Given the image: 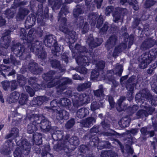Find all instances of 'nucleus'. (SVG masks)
Returning <instances> with one entry per match:
<instances>
[{
  "label": "nucleus",
  "mask_w": 157,
  "mask_h": 157,
  "mask_svg": "<svg viewBox=\"0 0 157 157\" xmlns=\"http://www.w3.org/2000/svg\"><path fill=\"white\" fill-rule=\"evenodd\" d=\"M31 46L29 45V47H28L27 45H24L18 42L13 45L11 49L15 56L19 57L21 60H27L31 59V56L30 54L31 52L36 55L39 58L42 60L45 59L47 57V53L43 46H42V49L40 48L36 52V51L35 52L31 50Z\"/></svg>",
  "instance_id": "nucleus-1"
},
{
  "label": "nucleus",
  "mask_w": 157,
  "mask_h": 157,
  "mask_svg": "<svg viewBox=\"0 0 157 157\" xmlns=\"http://www.w3.org/2000/svg\"><path fill=\"white\" fill-rule=\"evenodd\" d=\"M34 31L32 29L29 31L27 35V32L25 29L21 28L20 34L21 38L23 40L22 44L27 45L28 47L31 46L30 49L33 52H37L40 48L42 49L43 46L42 42L39 40L33 34Z\"/></svg>",
  "instance_id": "nucleus-2"
},
{
  "label": "nucleus",
  "mask_w": 157,
  "mask_h": 157,
  "mask_svg": "<svg viewBox=\"0 0 157 157\" xmlns=\"http://www.w3.org/2000/svg\"><path fill=\"white\" fill-rule=\"evenodd\" d=\"M64 94L67 97L71 98L72 99L73 105L70 109V111L72 113H75L79 107L90 102V98L89 94L86 93H73L72 91L68 90Z\"/></svg>",
  "instance_id": "nucleus-3"
},
{
  "label": "nucleus",
  "mask_w": 157,
  "mask_h": 157,
  "mask_svg": "<svg viewBox=\"0 0 157 157\" xmlns=\"http://www.w3.org/2000/svg\"><path fill=\"white\" fill-rule=\"evenodd\" d=\"M69 48L71 51L72 57H78L77 60L78 61L79 59L84 60L85 62L83 63H85V65H89L91 60L95 56L92 49L88 51L86 47L82 46L78 43L75 44L73 48H72L70 46Z\"/></svg>",
  "instance_id": "nucleus-4"
},
{
  "label": "nucleus",
  "mask_w": 157,
  "mask_h": 157,
  "mask_svg": "<svg viewBox=\"0 0 157 157\" xmlns=\"http://www.w3.org/2000/svg\"><path fill=\"white\" fill-rule=\"evenodd\" d=\"M40 126L41 129L44 132H47L52 129L51 122L45 117L42 119L38 115H35L33 121L29 124L27 129V132L32 133L36 132Z\"/></svg>",
  "instance_id": "nucleus-5"
},
{
  "label": "nucleus",
  "mask_w": 157,
  "mask_h": 157,
  "mask_svg": "<svg viewBox=\"0 0 157 157\" xmlns=\"http://www.w3.org/2000/svg\"><path fill=\"white\" fill-rule=\"evenodd\" d=\"M43 42L48 47L51 48L54 46V49L51 50V52L54 56H59L62 54L63 47L57 43L56 37L52 34L47 35L44 37Z\"/></svg>",
  "instance_id": "nucleus-6"
},
{
  "label": "nucleus",
  "mask_w": 157,
  "mask_h": 157,
  "mask_svg": "<svg viewBox=\"0 0 157 157\" xmlns=\"http://www.w3.org/2000/svg\"><path fill=\"white\" fill-rule=\"evenodd\" d=\"M69 13L67 6L63 5L62 8L58 14V21L59 22V30L65 34H68L69 33L70 29L67 25L66 15Z\"/></svg>",
  "instance_id": "nucleus-7"
},
{
  "label": "nucleus",
  "mask_w": 157,
  "mask_h": 157,
  "mask_svg": "<svg viewBox=\"0 0 157 157\" xmlns=\"http://www.w3.org/2000/svg\"><path fill=\"white\" fill-rule=\"evenodd\" d=\"M19 146L16 148L13 152L14 157H22V154L28 155L30 152L31 145L28 140L24 139L16 142Z\"/></svg>",
  "instance_id": "nucleus-8"
},
{
  "label": "nucleus",
  "mask_w": 157,
  "mask_h": 157,
  "mask_svg": "<svg viewBox=\"0 0 157 157\" xmlns=\"http://www.w3.org/2000/svg\"><path fill=\"white\" fill-rule=\"evenodd\" d=\"M157 48H154L148 52H145L141 56V61L140 62L139 67L140 68H146L148 64L156 57Z\"/></svg>",
  "instance_id": "nucleus-9"
},
{
  "label": "nucleus",
  "mask_w": 157,
  "mask_h": 157,
  "mask_svg": "<svg viewBox=\"0 0 157 157\" xmlns=\"http://www.w3.org/2000/svg\"><path fill=\"white\" fill-rule=\"evenodd\" d=\"M125 99L124 96L121 97L117 100L116 105V107L117 110L119 112L124 111L126 110L129 116H131L136 113L139 109V106L136 105H131L126 109L127 106L124 105H123V103Z\"/></svg>",
  "instance_id": "nucleus-10"
},
{
  "label": "nucleus",
  "mask_w": 157,
  "mask_h": 157,
  "mask_svg": "<svg viewBox=\"0 0 157 157\" xmlns=\"http://www.w3.org/2000/svg\"><path fill=\"white\" fill-rule=\"evenodd\" d=\"M56 71L54 70H50L46 73L42 74V77L44 81L48 82L47 84H43L44 85L43 88H51L54 87L56 83H57L59 81H55L56 79H58L59 77L57 76H54Z\"/></svg>",
  "instance_id": "nucleus-11"
},
{
  "label": "nucleus",
  "mask_w": 157,
  "mask_h": 157,
  "mask_svg": "<svg viewBox=\"0 0 157 157\" xmlns=\"http://www.w3.org/2000/svg\"><path fill=\"white\" fill-rule=\"evenodd\" d=\"M10 33V30L8 29L3 34L0 40V46L2 48L7 49L9 47L11 41Z\"/></svg>",
  "instance_id": "nucleus-12"
},
{
  "label": "nucleus",
  "mask_w": 157,
  "mask_h": 157,
  "mask_svg": "<svg viewBox=\"0 0 157 157\" xmlns=\"http://www.w3.org/2000/svg\"><path fill=\"white\" fill-rule=\"evenodd\" d=\"M28 68L31 73L36 75H40L43 71V68L39 66L38 63L33 60H31L29 63Z\"/></svg>",
  "instance_id": "nucleus-13"
},
{
  "label": "nucleus",
  "mask_w": 157,
  "mask_h": 157,
  "mask_svg": "<svg viewBox=\"0 0 157 157\" xmlns=\"http://www.w3.org/2000/svg\"><path fill=\"white\" fill-rule=\"evenodd\" d=\"M139 83L137 80L136 82H133L131 84L126 83L125 87L128 91L127 94V98L129 101H131L132 100L134 87L136 86V84Z\"/></svg>",
  "instance_id": "nucleus-14"
},
{
  "label": "nucleus",
  "mask_w": 157,
  "mask_h": 157,
  "mask_svg": "<svg viewBox=\"0 0 157 157\" xmlns=\"http://www.w3.org/2000/svg\"><path fill=\"white\" fill-rule=\"evenodd\" d=\"M73 58H75L76 63H77L79 66L76 68V71L80 73L81 74L83 75L86 74L87 72V69L85 67L88 66L89 65H86L83 63H85V61L83 60L80 59L77 61V60L78 59V57L77 56L75 57H73Z\"/></svg>",
  "instance_id": "nucleus-15"
},
{
  "label": "nucleus",
  "mask_w": 157,
  "mask_h": 157,
  "mask_svg": "<svg viewBox=\"0 0 157 157\" xmlns=\"http://www.w3.org/2000/svg\"><path fill=\"white\" fill-rule=\"evenodd\" d=\"M49 9L47 6L45 8L44 13L38 15L37 19V22L41 25L44 26L45 24V21L46 19L48 20L49 18Z\"/></svg>",
  "instance_id": "nucleus-16"
},
{
  "label": "nucleus",
  "mask_w": 157,
  "mask_h": 157,
  "mask_svg": "<svg viewBox=\"0 0 157 157\" xmlns=\"http://www.w3.org/2000/svg\"><path fill=\"white\" fill-rule=\"evenodd\" d=\"M49 98L45 96H38L33 98L31 101L33 106H41L45 102L48 101Z\"/></svg>",
  "instance_id": "nucleus-17"
},
{
  "label": "nucleus",
  "mask_w": 157,
  "mask_h": 157,
  "mask_svg": "<svg viewBox=\"0 0 157 157\" xmlns=\"http://www.w3.org/2000/svg\"><path fill=\"white\" fill-rule=\"evenodd\" d=\"M117 39V36L116 35H112L109 37L105 44V47L108 51L113 48Z\"/></svg>",
  "instance_id": "nucleus-18"
},
{
  "label": "nucleus",
  "mask_w": 157,
  "mask_h": 157,
  "mask_svg": "<svg viewBox=\"0 0 157 157\" xmlns=\"http://www.w3.org/2000/svg\"><path fill=\"white\" fill-rule=\"evenodd\" d=\"M19 129L17 128H12L10 133L6 135V137L7 139L11 138V139L8 140L6 142V143H8L7 144L8 146H9V144L11 143L12 144L13 140L19 136Z\"/></svg>",
  "instance_id": "nucleus-19"
},
{
  "label": "nucleus",
  "mask_w": 157,
  "mask_h": 157,
  "mask_svg": "<svg viewBox=\"0 0 157 157\" xmlns=\"http://www.w3.org/2000/svg\"><path fill=\"white\" fill-rule=\"evenodd\" d=\"M155 45L154 39L152 37L145 39L141 45L140 48L142 50L149 49Z\"/></svg>",
  "instance_id": "nucleus-20"
},
{
  "label": "nucleus",
  "mask_w": 157,
  "mask_h": 157,
  "mask_svg": "<svg viewBox=\"0 0 157 157\" xmlns=\"http://www.w3.org/2000/svg\"><path fill=\"white\" fill-rule=\"evenodd\" d=\"M37 18L36 14L35 15L33 13L29 14L27 17L25 21V24L28 25L30 28L34 26L36 23V21Z\"/></svg>",
  "instance_id": "nucleus-21"
},
{
  "label": "nucleus",
  "mask_w": 157,
  "mask_h": 157,
  "mask_svg": "<svg viewBox=\"0 0 157 157\" xmlns=\"http://www.w3.org/2000/svg\"><path fill=\"white\" fill-rule=\"evenodd\" d=\"M56 113V118L58 121L67 120L69 117V113L64 109L60 110Z\"/></svg>",
  "instance_id": "nucleus-22"
},
{
  "label": "nucleus",
  "mask_w": 157,
  "mask_h": 157,
  "mask_svg": "<svg viewBox=\"0 0 157 157\" xmlns=\"http://www.w3.org/2000/svg\"><path fill=\"white\" fill-rule=\"evenodd\" d=\"M51 108L47 107V108L48 109V111L52 113H54L55 111H58V109L61 108L60 106V100H57L56 99L53 100L50 102Z\"/></svg>",
  "instance_id": "nucleus-23"
},
{
  "label": "nucleus",
  "mask_w": 157,
  "mask_h": 157,
  "mask_svg": "<svg viewBox=\"0 0 157 157\" xmlns=\"http://www.w3.org/2000/svg\"><path fill=\"white\" fill-rule=\"evenodd\" d=\"M79 21L77 24V25L80 29L82 28V33L83 34L86 33L89 29V25L87 22L84 23L83 18H80L79 19Z\"/></svg>",
  "instance_id": "nucleus-24"
},
{
  "label": "nucleus",
  "mask_w": 157,
  "mask_h": 157,
  "mask_svg": "<svg viewBox=\"0 0 157 157\" xmlns=\"http://www.w3.org/2000/svg\"><path fill=\"white\" fill-rule=\"evenodd\" d=\"M33 133V143L37 145H40L42 143V136L40 133Z\"/></svg>",
  "instance_id": "nucleus-25"
},
{
  "label": "nucleus",
  "mask_w": 157,
  "mask_h": 157,
  "mask_svg": "<svg viewBox=\"0 0 157 157\" xmlns=\"http://www.w3.org/2000/svg\"><path fill=\"white\" fill-rule=\"evenodd\" d=\"M76 112V116L80 119L86 117L89 113V110L86 108H81L75 112Z\"/></svg>",
  "instance_id": "nucleus-26"
},
{
  "label": "nucleus",
  "mask_w": 157,
  "mask_h": 157,
  "mask_svg": "<svg viewBox=\"0 0 157 157\" xmlns=\"http://www.w3.org/2000/svg\"><path fill=\"white\" fill-rule=\"evenodd\" d=\"M48 2L53 10L59 9L62 4V0H48Z\"/></svg>",
  "instance_id": "nucleus-27"
},
{
  "label": "nucleus",
  "mask_w": 157,
  "mask_h": 157,
  "mask_svg": "<svg viewBox=\"0 0 157 157\" xmlns=\"http://www.w3.org/2000/svg\"><path fill=\"white\" fill-rule=\"evenodd\" d=\"M95 118L93 117H89L85 120H82L81 124L83 127L89 128L93 125V123L95 122Z\"/></svg>",
  "instance_id": "nucleus-28"
},
{
  "label": "nucleus",
  "mask_w": 157,
  "mask_h": 157,
  "mask_svg": "<svg viewBox=\"0 0 157 157\" xmlns=\"http://www.w3.org/2000/svg\"><path fill=\"white\" fill-rule=\"evenodd\" d=\"M123 11L124 10L122 8L118 7L116 9L113 13V16L114 18V21L115 22H117L120 20Z\"/></svg>",
  "instance_id": "nucleus-29"
},
{
  "label": "nucleus",
  "mask_w": 157,
  "mask_h": 157,
  "mask_svg": "<svg viewBox=\"0 0 157 157\" xmlns=\"http://www.w3.org/2000/svg\"><path fill=\"white\" fill-rule=\"evenodd\" d=\"M103 41L102 39L101 38H96L95 39L93 38L90 40L89 45L91 48H95L100 45Z\"/></svg>",
  "instance_id": "nucleus-30"
},
{
  "label": "nucleus",
  "mask_w": 157,
  "mask_h": 157,
  "mask_svg": "<svg viewBox=\"0 0 157 157\" xmlns=\"http://www.w3.org/2000/svg\"><path fill=\"white\" fill-rule=\"evenodd\" d=\"M54 148L57 151L63 150L65 151V150L67 149H68L69 152L71 151L70 150H69V148L67 147L66 144L64 142L63 143L60 141L58 142L54 146Z\"/></svg>",
  "instance_id": "nucleus-31"
},
{
  "label": "nucleus",
  "mask_w": 157,
  "mask_h": 157,
  "mask_svg": "<svg viewBox=\"0 0 157 157\" xmlns=\"http://www.w3.org/2000/svg\"><path fill=\"white\" fill-rule=\"evenodd\" d=\"M130 122V119L129 117H124L121 119L119 121L118 123L121 127L125 128L129 126Z\"/></svg>",
  "instance_id": "nucleus-32"
},
{
  "label": "nucleus",
  "mask_w": 157,
  "mask_h": 157,
  "mask_svg": "<svg viewBox=\"0 0 157 157\" xmlns=\"http://www.w3.org/2000/svg\"><path fill=\"white\" fill-rule=\"evenodd\" d=\"M50 62L51 66L52 68L55 69H57L62 72L64 71V70L63 69L60 62L58 60L56 59H52L51 60Z\"/></svg>",
  "instance_id": "nucleus-33"
},
{
  "label": "nucleus",
  "mask_w": 157,
  "mask_h": 157,
  "mask_svg": "<svg viewBox=\"0 0 157 157\" xmlns=\"http://www.w3.org/2000/svg\"><path fill=\"white\" fill-rule=\"evenodd\" d=\"M101 157H116L117 155L113 150L102 151L100 155Z\"/></svg>",
  "instance_id": "nucleus-34"
},
{
  "label": "nucleus",
  "mask_w": 157,
  "mask_h": 157,
  "mask_svg": "<svg viewBox=\"0 0 157 157\" xmlns=\"http://www.w3.org/2000/svg\"><path fill=\"white\" fill-rule=\"evenodd\" d=\"M98 17V16L95 13H90L88 15L87 20L91 25H94L96 24V20Z\"/></svg>",
  "instance_id": "nucleus-35"
},
{
  "label": "nucleus",
  "mask_w": 157,
  "mask_h": 157,
  "mask_svg": "<svg viewBox=\"0 0 157 157\" xmlns=\"http://www.w3.org/2000/svg\"><path fill=\"white\" fill-rule=\"evenodd\" d=\"M94 136H92L90 138V140L89 142L90 146L92 147H96L97 146L98 148L99 146L98 145L99 144V139L98 136H95L94 134Z\"/></svg>",
  "instance_id": "nucleus-36"
},
{
  "label": "nucleus",
  "mask_w": 157,
  "mask_h": 157,
  "mask_svg": "<svg viewBox=\"0 0 157 157\" xmlns=\"http://www.w3.org/2000/svg\"><path fill=\"white\" fill-rule=\"evenodd\" d=\"M56 81H59V82L55 84L56 85L54 87L56 86L57 93L61 94L64 90L66 89L67 87L61 82L60 80L59 79Z\"/></svg>",
  "instance_id": "nucleus-37"
},
{
  "label": "nucleus",
  "mask_w": 157,
  "mask_h": 157,
  "mask_svg": "<svg viewBox=\"0 0 157 157\" xmlns=\"http://www.w3.org/2000/svg\"><path fill=\"white\" fill-rule=\"evenodd\" d=\"M91 85V83L90 82L79 84L77 87V90L78 91H83L90 88Z\"/></svg>",
  "instance_id": "nucleus-38"
},
{
  "label": "nucleus",
  "mask_w": 157,
  "mask_h": 157,
  "mask_svg": "<svg viewBox=\"0 0 157 157\" xmlns=\"http://www.w3.org/2000/svg\"><path fill=\"white\" fill-rule=\"evenodd\" d=\"M17 82L21 87H23L26 83L27 79L23 75L17 74Z\"/></svg>",
  "instance_id": "nucleus-39"
},
{
  "label": "nucleus",
  "mask_w": 157,
  "mask_h": 157,
  "mask_svg": "<svg viewBox=\"0 0 157 157\" xmlns=\"http://www.w3.org/2000/svg\"><path fill=\"white\" fill-rule=\"evenodd\" d=\"M70 135L69 134H67L65 136H64L63 140V142H69L71 145L75 146L78 145L79 144L78 140H74L71 138L70 139Z\"/></svg>",
  "instance_id": "nucleus-40"
},
{
  "label": "nucleus",
  "mask_w": 157,
  "mask_h": 157,
  "mask_svg": "<svg viewBox=\"0 0 157 157\" xmlns=\"http://www.w3.org/2000/svg\"><path fill=\"white\" fill-rule=\"evenodd\" d=\"M104 92L103 86L102 84L99 86L98 89L94 91V96L98 98L104 97L105 94Z\"/></svg>",
  "instance_id": "nucleus-41"
},
{
  "label": "nucleus",
  "mask_w": 157,
  "mask_h": 157,
  "mask_svg": "<svg viewBox=\"0 0 157 157\" xmlns=\"http://www.w3.org/2000/svg\"><path fill=\"white\" fill-rule=\"evenodd\" d=\"M60 106L61 108L62 107H68V108L70 109L71 107H69L71 106V101L68 98H63L60 99Z\"/></svg>",
  "instance_id": "nucleus-42"
},
{
  "label": "nucleus",
  "mask_w": 157,
  "mask_h": 157,
  "mask_svg": "<svg viewBox=\"0 0 157 157\" xmlns=\"http://www.w3.org/2000/svg\"><path fill=\"white\" fill-rule=\"evenodd\" d=\"M29 10L25 8H20L19 9L17 15L21 19H23L29 13Z\"/></svg>",
  "instance_id": "nucleus-43"
},
{
  "label": "nucleus",
  "mask_w": 157,
  "mask_h": 157,
  "mask_svg": "<svg viewBox=\"0 0 157 157\" xmlns=\"http://www.w3.org/2000/svg\"><path fill=\"white\" fill-rule=\"evenodd\" d=\"M16 12L15 10L11 8H7L5 11L4 14L6 18L8 19L13 18L15 15Z\"/></svg>",
  "instance_id": "nucleus-44"
},
{
  "label": "nucleus",
  "mask_w": 157,
  "mask_h": 157,
  "mask_svg": "<svg viewBox=\"0 0 157 157\" xmlns=\"http://www.w3.org/2000/svg\"><path fill=\"white\" fill-rule=\"evenodd\" d=\"M109 25L108 22L106 21L102 25L103 26L99 29V32L101 35H105L107 34L109 28Z\"/></svg>",
  "instance_id": "nucleus-45"
},
{
  "label": "nucleus",
  "mask_w": 157,
  "mask_h": 157,
  "mask_svg": "<svg viewBox=\"0 0 157 157\" xmlns=\"http://www.w3.org/2000/svg\"><path fill=\"white\" fill-rule=\"evenodd\" d=\"M20 96V93L14 91L12 93L10 94V99L11 103L16 102L19 99Z\"/></svg>",
  "instance_id": "nucleus-46"
},
{
  "label": "nucleus",
  "mask_w": 157,
  "mask_h": 157,
  "mask_svg": "<svg viewBox=\"0 0 157 157\" xmlns=\"http://www.w3.org/2000/svg\"><path fill=\"white\" fill-rule=\"evenodd\" d=\"M105 66V62L103 60H100L96 64V69L98 71H103Z\"/></svg>",
  "instance_id": "nucleus-47"
},
{
  "label": "nucleus",
  "mask_w": 157,
  "mask_h": 157,
  "mask_svg": "<svg viewBox=\"0 0 157 157\" xmlns=\"http://www.w3.org/2000/svg\"><path fill=\"white\" fill-rule=\"evenodd\" d=\"M28 100V96L24 93H22L18 100V102L21 105H23L27 103Z\"/></svg>",
  "instance_id": "nucleus-48"
},
{
  "label": "nucleus",
  "mask_w": 157,
  "mask_h": 157,
  "mask_svg": "<svg viewBox=\"0 0 157 157\" xmlns=\"http://www.w3.org/2000/svg\"><path fill=\"white\" fill-rule=\"evenodd\" d=\"M150 35L149 25H144V26L143 29L141 31L140 36L142 37L148 36Z\"/></svg>",
  "instance_id": "nucleus-49"
},
{
  "label": "nucleus",
  "mask_w": 157,
  "mask_h": 157,
  "mask_svg": "<svg viewBox=\"0 0 157 157\" xmlns=\"http://www.w3.org/2000/svg\"><path fill=\"white\" fill-rule=\"evenodd\" d=\"M75 121L74 118H71L68 120L65 125L66 129L68 130L71 128L75 124Z\"/></svg>",
  "instance_id": "nucleus-50"
},
{
  "label": "nucleus",
  "mask_w": 157,
  "mask_h": 157,
  "mask_svg": "<svg viewBox=\"0 0 157 157\" xmlns=\"http://www.w3.org/2000/svg\"><path fill=\"white\" fill-rule=\"evenodd\" d=\"M99 147L98 149H102L103 148H109L111 146V144L109 141H104L101 142L99 144Z\"/></svg>",
  "instance_id": "nucleus-51"
},
{
  "label": "nucleus",
  "mask_w": 157,
  "mask_h": 157,
  "mask_svg": "<svg viewBox=\"0 0 157 157\" xmlns=\"http://www.w3.org/2000/svg\"><path fill=\"white\" fill-rule=\"evenodd\" d=\"M1 153L4 155H8L11 153V148L10 146H4L1 151Z\"/></svg>",
  "instance_id": "nucleus-52"
},
{
  "label": "nucleus",
  "mask_w": 157,
  "mask_h": 157,
  "mask_svg": "<svg viewBox=\"0 0 157 157\" xmlns=\"http://www.w3.org/2000/svg\"><path fill=\"white\" fill-rule=\"evenodd\" d=\"M136 116L138 119L142 118L144 117H147L148 113L146 110L144 109H140L136 113Z\"/></svg>",
  "instance_id": "nucleus-53"
},
{
  "label": "nucleus",
  "mask_w": 157,
  "mask_h": 157,
  "mask_svg": "<svg viewBox=\"0 0 157 157\" xmlns=\"http://www.w3.org/2000/svg\"><path fill=\"white\" fill-rule=\"evenodd\" d=\"M83 13V11L80 7H78L74 9L73 12L74 17L76 19L78 18L80 14Z\"/></svg>",
  "instance_id": "nucleus-54"
},
{
  "label": "nucleus",
  "mask_w": 157,
  "mask_h": 157,
  "mask_svg": "<svg viewBox=\"0 0 157 157\" xmlns=\"http://www.w3.org/2000/svg\"><path fill=\"white\" fill-rule=\"evenodd\" d=\"M143 93H137L135 96V100L136 102L141 104L144 102L143 96L142 95Z\"/></svg>",
  "instance_id": "nucleus-55"
},
{
  "label": "nucleus",
  "mask_w": 157,
  "mask_h": 157,
  "mask_svg": "<svg viewBox=\"0 0 157 157\" xmlns=\"http://www.w3.org/2000/svg\"><path fill=\"white\" fill-rule=\"evenodd\" d=\"M66 34L69 35V39L72 42H75L76 41L77 38L76 35V32L75 31H71L70 30L69 33Z\"/></svg>",
  "instance_id": "nucleus-56"
},
{
  "label": "nucleus",
  "mask_w": 157,
  "mask_h": 157,
  "mask_svg": "<svg viewBox=\"0 0 157 157\" xmlns=\"http://www.w3.org/2000/svg\"><path fill=\"white\" fill-rule=\"evenodd\" d=\"M63 132L61 131H56L54 134V136L56 138V140L61 141L63 140L64 137Z\"/></svg>",
  "instance_id": "nucleus-57"
},
{
  "label": "nucleus",
  "mask_w": 157,
  "mask_h": 157,
  "mask_svg": "<svg viewBox=\"0 0 157 157\" xmlns=\"http://www.w3.org/2000/svg\"><path fill=\"white\" fill-rule=\"evenodd\" d=\"M99 75V72L95 69L92 70L91 72L90 79L91 80H95L97 79Z\"/></svg>",
  "instance_id": "nucleus-58"
},
{
  "label": "nucleus",
  "mask_w": 157,
  "mask_h": 157,
  "mask_svg": "<svg viewBox=\"0 0 157 157\" xmlns=\"http://www.w3.org/2000/svg\"><path fill=\"white\" fill-rule=\"evenodd\" d=\"M103 22L104 20L103 17L101 15L99 16L96 20V27L98 29H99L103 25Z\"/></svg>",
  "instance_id": "nucleus-59"
},
{
  "label": "nucleus",
  "mask_w": 157,
  "mask_h": 157,
  "mask_svg": "<svg viewBox=\"0 0 157 157\" xmlns=\"http://www.w3.org/2000/svg\"><path fill=\"white\" fill-rule=\"evenodd\" d=\"M100 108V104L99 102L94 101L91 103L90 109L92 111H94Z\"/></svg>",
  "instance_id": "nucleus-60"
},
{
  "label": "nucleus",
  "mask_w": 157,
  "mask_h": 157,
  "mask_svg": "<svg viewBox=\"0 0 157 157\" xmlns=\"http://www.w3.org/2000/svg\"><path fill=\"white\" fill-rule=\"evenodd\" d=\"M9 59L10 63H11L14 66L19 65L21 64L20 61H17L16 58L12 55H10Z\"/></svg>",
  "instance_id": "nucleus-61"
},
{
  "label": "nucleus",
  "mask_w": 157,
  "mask_h": 157,
  "mask_svg": "<svg viewBox=\"0 0 157 157\" xmlns=\"http://www.w3.org/2000/svg\"><path fill=\"white\" fill-rule=\"evenodd\" d=\"M25 88L26 91L29 94L30 97H33L35 95V91L34 90L29 86H26Z\"/></svg>",
  "instance_id": "nucleus-62"
},
{
  "label": "nucleus",
  "mask_w": 157,
  "mask_h": 157,
  "mask_svg": "<svg viewBox=\"0 0 157 157\" xmlns=\"http://www.w3.org/2000/svg\"><path fill=\"white\" fill-rule=\"evenodd\" d=\"M99 126L98 125H94L92 128H91L90 130V133L91 135H93V133H95L97 134L99 132Z\"/></svg>",
  "instance_id": "nucleus-63"
},
{
  "label": "nucleus",
  "mask_w": 157,
  "mask_h": 157,
  "mask_svg": "<svg viewBox=\"0 0 157 157\" xmlns=\"http://www.w3.org/2000/svg\"><path fill=\"white\" fill-rule=\"evenodd\" d=\"M107 98L111 108H114L115 103L114 101L113 97L111 95H109L107 96Z\"/></svg>",
  "instance_id": "nucleus-64"
}]
</instances>
